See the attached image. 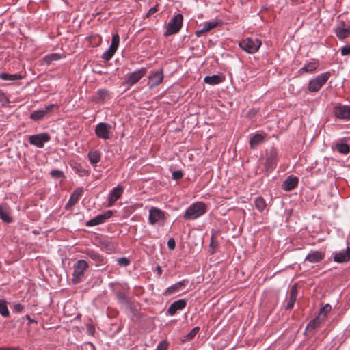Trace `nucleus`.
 <instances>
[{
  "mask_svg": "<svg viewBox=\"0 0 350 350\" xmlns=\"http://www.w3.org/2000/svg\"><path fill=\"white\" fill-rule=\"evenodd\" d=\"M207 206L202 202L191 204L185 211L183 218L185 220H193L206 213Z\"/></svg>",
  "mask_w": 350,
  "mask_h": 350,
  "instance_id": "nucleus-1",
  "label": "nucleus"
},
{
  "mask_svg": "<svg viewBox=\"0 0 350 350\" xmlns=\"http://www.w3.org/2000/svg\"><path fill=\"white\" fill-rule=\"evenodd\" d=\"M331 76L332 74L330 72H325L312 78L308 84V91L312 93L319 92L327 83Z\"/></svg>",
  "mask_w": 350,
  "mask_h": 350,
  "instance_id": "nucleus-2",
  "label": "nucleus"
},
{
  "mask_svg": "<svg viewBox=\"0 0 350 350\" xmlns=\"http://www.w3.org/2000/svg\"><path fill=\"white\" fill-rule=\"evenodd\" d=\"M261 41L258 38H247L239 42V47L247 53H254L261 46Z\"/></svg>",
  "mask_w": 350,
  "mask_h": 350,
  "instance_id": "nucleus-3",
  "label": "nucleus"
},
{
  "mask_svg": "<svg viewBox=\"0 0 350 350\" xmlns=\"http://www.w3.org/2000/svg\"><path fill=\"white\" fill-rule=\"evenodd\" d=\"M89 265L83 260H79L73 265L72 282L78 284L82 281L85 272L87 271Z\"/></svg>",
  "mask_w": 350,
  "mask_h": 350,
  "instance_id": "nucleus-4",
  "label": "nucleus"
},
{
  "mask_svg": "<svg viewBox=\"0 0 350 350\" xmlns=\"http://www.w3.org/2000/svg\"><path fill=\"white\" fill-rule=\"evenodd\" d=\"M97 137L103 140H109L113 137L112 126L107 122H100L95 127Z\"/></svg>",
  "mask_w": 350,
  "mask_h": 350,
  "instance_id": "nucleus-5",
  "label": "nucleus"
},
{
  "mask_svg": "<svg viewBox=\"0 0 350 350\" xmlns=\"http://www.w3.org/2000/svg\"><path fill=\"white\" fill-rule=\"evenodd\" d=\"M183 15L178 14L175 15L168 23L167 29L164 33L165 36H170L177 33L183 25Z\"/></svg>",
  "mask_w": 350,
  "mask_h": 350,
  "instance_id": "nucleus-6",
  "label": "nucleus"
},
{
  "mask_svg": "<svg viewBox=\"0 0 350 350\" xmlns=\"http://www.w3.org/2000/svg\"><path fill=\"white\" fill-rule=\"evenodd\" d=\"M50 140V135L45 132L30 135L28 139L30 144L33 145L38 148L44 147L45 143L49 142Z\"/></svg>",
  "mask_w": 350,
  "mask_h": 350,
  "instance_id": "nucleus-7",
  "label": "nucleus"
},
{
  "mask_svg": "<svg viewBox=\"0 0 350 350\" xmlns=\"http://www.w3.org/2000/svg\"><path fill=\"white\" fill-rule=\"evenodd\" d=\"M163 78V70L162 68L150 71L148 77V85L149 88L152 89L160 85L162 83Z\"/></svg>",
  "mask_w": 350,
  "mask_h": 350,
  "instance_id": "nucleus-8",
  "label": "nucleus"
},
{
  "mask_svg": "<svg viewBox=\"0 0 350 350\" xmlns=\"http://www.w3.org/2000/svg\"><path fill=\"white\" fill-rule=\"evenodd\" d=\"M165 219V214L161 209L152 207L149 210V217L148 220L149 223L151 225H154L156 224H159V222H163Z\"/></svg>",
  "mask_w": 350,
  "mask_h": 350,
  "instance_id": "nucleus-9",
  "label": "nucleus"
},
{
  "mask_svg": "<svg viewBox=\"0 0 350 350\" xmlns=\"http://www.w3.org/2000/svg\"><path fill=\"white\" fill-rule=\"evenodd\" d=\"M332 148L333 151L336 150L339 153H349L350 152V137L338 139Z\"/></svg>",
  "mask_w": 350,
  "mask_h": 350,
  "instance_id": "nucleus-10",
  "label": "nucleus"
},
{
  "mask_svg": "<svg viewBox=\"0 0 350 350\" xmlns=\"http://www.w3.org/2000/svg\"><path fill=\"white\" fill-rule=\"evenodd\" d=\"M334 31L338 39L343 40L349 36L350 26L347 25L344 21H341L334 27Z\"/></svg>",
  "mask_w": 350,
  "mask_h": 350,
  "instance_id": "nucleus-11",
  "label": "nucleus"
},
{
  "mask_svg": "<svg viewBox=\"0 0 350 350\" xmlns=\"http://www.w3.org/2000/svg\"><path fill=\"white\" fill-rule=\"evenodd\" d=\"M146 68H141L129 75L126 83L129 85H133L138 82L146 73Z\"/></svg>",
  "mask_w": 350,
  "mask_h": 350,
  "instance_id": "nucleus-12",
  "label": "nucleus"
},
{
  "mask_svg": "<svg viewBox=\"0 0 350 350\" xmlns=\"http://www.w3.org/2000/svg\"><path fill=\"white\" fill-rule=\"evenodd\" d=\"M334 114L338 119L350 120V106H336L334 109Z\"/></svg>",
  "mask_w": 350,
  "mask_h": 350,
  "instance_id": "nucleus-13",
  "label": "nucleus"
},
{
  "mask_svg": "<svg viewBox=\"0 0 350 350\" xmlns=\"http://www.w3.org/2000/svg\"><path fill=\"white\" fill-rule=\"evenodd\" d=\"M113 215V212L111 211H107L103 214H100L95 217L94 218L89 220L87 222V226H94L96 225L101 224L104 223L107 219L110 218Z\"/></svg>",
  "mask_w": 350,
  "mask_h": 350,
  "instance_id": "nucleus-14",
  "label": "nucleus"
},
{
  "mask_svg": "<svg viewBox=\"0 0 350 350\" xmlns=\"http://www.w3.org/2000/svg\"><path fill=\"white\" fill-rule=\"evenodd\" d=\"M55 105L51 104L48 106H46L44 109H40L36 111H33L31 114L29 118L34 120L38 121L42 120L52 109H53Z\"/></svg>",
  "mask_w": 350,
  "mask_h": 350,
  "instance_id": "nucleus-15",
  "label": "nucleus"
},
{
  "mask_svg": "<svg viewBox=\"0 0 350 350\" xmlns=\"http://www.w3.org/2000/svg\"><path fill=\"white\" fill-rule=\"evenodd\" d=\"M0 218L6 223H11L13 221L11 208L7 203H2L0 205Z\"/></svg>",
  "mask_w": 350,
  "mask_h": 350,
  "instance_id": "nucleus-16",
  "label": "nucleus"
},
{
  "mask_svg": "<svg viewBox=\"0 0 350 350\" xmlns=\"http://www.w3.org/2000/svg\"><path fill=\"white\" fill-rule=\"evenodd\" d=\"M260 161L262 164H264L267 172L273 170L276 164V159L274 154H266V157H262L260 159Z\"/></svg>",
  "mask_w": 350,
  "mask_h": 350,
  "instance_id": "nucleus-17",
  "label": "nucleus"
},
{
  "mask_svg": "<svg viewBox=\"0 0 350 350\" xmlns=\"http://www.w3.org/2000/svg\"><path fill=\"white\" fill-rule=\"evenodd\" d=\"M187 305V301L184 299L174 301L167 309L170 315H174L177 311L183 310Z\"/></svg>",
  "mask_w": 350,
  "mask_h": 350,
  "instance_id": "nucleus-18",
  "label": "nucleus"
},
{
  "mask_svg": "<svg viewBox=\"0 0 350 350\" xmlns=\"http://www.w3.org/2000/svg\"><path fill=\"white\" fill-rule=\"evenodd\" d=\"M350 260V247H347L345 251L335 252L334 254V260L336 262H347Z\"/></svg>",
  "mask_w": 350,
  "mask_h": 350,
  "instance_id": "nucleus-19",
  "label": "nucleus"
},
{
  "mask_svg": "<svg viewBox=\"0 0 350 350\" xmlns=\"http://www.w3.org/2000/svg\"><path fill=\"white\" fill-rule=\"evenodd\" d=\"M85 254L94 261L96 266L103 265L107 262L106 259L103 256L93 250H88Z\"/></svg>",
  "mask_w": 350,
  "mask_h": 350,
  "instance_id": "nucleus-20",
  "label": "nucleus"
},
{
  "mask_svg": "<svg viewBox=\"0 0 350 350\" xmlns=\"http://www.w3.org/2000/svg\"><path fill=\"white\" fill-rule=\"evenodd\" d=\"M325 258V253L321 251H313L308 254L305 260L311 263H317L321 262Z\"/></svg>",
  "mask_w": 350,
  "mask_h": 350,
  "instance_id": "nucleus-21",
  "label": "nucleus"
},
{
  "mask_svg": "<svg viewBox=\"0 0 350 350\" xmlns=\"http://www.w3.org/2000/svg\"><path fill=\"white\" fill-rule=\"evenodd\" d=\"M298 178L295 176H288L282 185L284 191H288L294 189L298 184Z\"/></svg>",
  "mask_w": 350,
  "mask_h": 350,
  "instance_id": "nucleus-22",
  "label": "nucleus"
},
{
  "mask_svg": "<svg viewBox=\"0 0 350 350\" xmlns=\"http://www.w3.org/2000/svg\"><path fill=\"white\" fill-rule=\"evenodd\" d=\"M123 188L117 187L113 189L109 194L108 206H111L122 196Z\"/></svg>",
  "mask_w": 350,
  "mask_h": 350,
  "instance_id": "nucleus-23",
  "label": "nucleus"
},
{
  "mask_svg": "<svg viewBox=\"0 0 350 350\" xmlns=\"http://www.w3.org/2000/svg\"><path fill=\"white\" fill-rule=\"evenodd\" d=\"M223 80L224 77L219 75H207L204 79V83L212 85H217L222 82Z\"/></svg>",
  "mask_w": 350,
  "mask_h": 350,
  "instance_id": "nucleus-24",
  "label": "nucleus"
},
{
  "mask_svg": "<svg viewBox=\"0 0 350 350\" xmlns=\"http://www.w3.org/2000/svg\"><path fill=\"white\" fill-rule=\"evenodd\" d=\"M319 66V62L317 59H313L312 62L306 63L303 67L300 68L299 71L312 72L316 70Z\"/></svg>",
  "mask_w": 350,
  "mask_h": 350,
  "instance_id": "nucleus-25",
  "label": "nucleus"
},
{
  "mask_svg": "<svg viewBox=\"0 0 350 350\" xmlns=\"http://www.w3.org/2000/svg\"><path fill=\"white\" fill-rule=\"evenodd\" d=\"M83 193V189L80 187V188H77L76 189L74 192L72 193V194L71 195L69 200H68V205H70V206H73L75 205L79 200V199L82 196Z\"/></svg>",
  "mask_w": 350,
  "mask_h": 350,
  "instance_id": "nucleus-26",
  "label": "nucleus"
},
{
  "mask_svg": "<svg viewBox=\"0 0 350 350\" xmlns=\"http://www.w3.org/2000/svg\"><path fill=\"white\" fill-rule=\"evenodd\" d=\"M185 286V284L184 281L178 282L176 284L168 287L165 291V295H171L174 293L178 292Z\"/></svg>",
  "mask_w": 350,
  "mask_h": 350,
  "instance_id": "nucleus-27",
  "label": "nucleus"
},
{
  "mask_svg": "<svg viewBox=\"0 0 350 350\" xmlns=\"http://www.w3.org/2000/svg\"><path fill=\"white\" fill-rule=\"evenodd\" d=\"M323 320L321 319V317H317L315 319L311 320L307 327L306 330L307 331H314L317 328L319 327L321 323H322Z\"/></svg>",
  "mask_w": 350,
  "mask_h": 350,
  "instance_id": "nucleus-28",
  "label": "nucleus"
},
{
  "mask_svg": "<svg viewBox=\"0 0 350 350\" xmlns=\"http://www.w3.org/2000/svg\"><path fill=\"white\" fill-rule=\"evenodd\" d=\"M265 139V137L260 133H257L252 136L250 139V146L254 148L261 144Z\"/></svg>",
  "mask_w": 350,
  "mask_h": 350,
  "instance_id": "nucleus-29",
  "label": "nucleus"
},
{
  "mask_svg": "<svg viewBox=\"0 0 350 350\" xmlns=\"http://www.w3.org/2000/svg\"><path fill=\"white\" fill-rule=\"evenodd\" d=\"M23 78L21 75L19 74H9L3 72L0 74V79L4 81H17Z\"/></svg>",
  "mask_w": 350,
  "mask_h": 350,
  "instance_id": "nucleus-30",
  "label": "nucleus"
},
{
  "mask_svg": "<svg viewBox=\"0 0 350 350\" xmlns=\"http://www.w3.org/2000/svg\"><path fill=\"white\" fill-rule=\"evenodd\" d=\"M119 42V35L118 33L113 34L111 38V43L109 49H110L111 51H113L114 52H116L118 48Z\"/></svg>",
  "mask_w": 350,
  "mask_h": 350,
  "instance_id": "nucleus-31",
  "label": "nucleus"
},
{
  "mask_svg": "<svg viewBox=\"0 0 350 350\" xmlns=\"http://www.w3.org/2000/svg\"><path fill=\"white\" fill-rule=\"evenodd\" d=\"M109 91L104 89H100L97 92V99L98 101L104 102L109 97Z\"/></svg>",
  "mask_w": 350,
  "mask_h": 350,
  "instance_id": "nucleus-32",
  "label": "nucleus"
},
{
  "mask_svg": "<svg viewBox=\"0 0 350 350\" xmlns=\"http://www.w3.org/2000/svg\"><path fill=\"white\" fill-rule=\"evenodd\" d=\"M255 207L259 211H262L267 206L265 200L262 197H258L254 201Z\"/></svg>",
  "mask_w": 350,
  "mask_h": 350,
  "instance_id": "nucleus-33",
  "label": "nucleus"
},
{
  "mask_svg": "<svg viewBox=\"0 0 350 350\" xmlns=\"http://www.w3.org/2000/svg\"><path fill=\"white\" fill-rule=\"evenodd\" d=\"M332 306L329 304H326L325 306L321 308L318 317H321L322 320H324L327 317V314L330 312Z\"/></svg>",
  "mask_w": 350,
  "mask_h": 350,
  "instance_id": "nucleus-34",
  "label": "nucleus"
},
{
  "mask_svg": "<svg viewBox=\"0 0 350 350\" xmlns=\"http://www.w3.org/2000/svg\"><path fill=\"white\" fill-rule=\"evenodd\" d=\"M0 314L4 317H8L10 312L5 300H0Z\"/></svg>",
  "mask_w": 350,
  "mask_h": 350,
  "instance_id": "nucleus-35",
  "label": "nucleus"
},
{
  "mask_svg": "<svg viewBox=\"0 0 350 350\" xmlns=\"http://www.w3.org/2000/svg\"><path fill=\"white\" fill-rule=\"evenodd\" d=\"M62 57L61 55L58 53H51L46 55L44 57V60L46 64H50L53 61H57L60 59Z\"/></svg>",
  "mask_w": 350,
  "mask_h": 350,
  "instance_id": "nucleus-36",
  "label": "nucleus"
},
{
  "mask_svg": "<svg viewBox=\"0 0 350 350\" xmlns=\"http://www.w3.org/2000/svg\"><path fill=\"white\" fill-rule=\"evenodd\" d=\"M219 23L217 21H212L209 22H206L203 24V27L206 32L211 31V29L217 27L219 25Z\"/></svg>",
  "mask_w": 350,
  "mask_h": 350,
  "instance_id": "nucleus-37",
  "label": "nucleus"
},
{
  "mask_svg": "<svg viewBox=\"0 0 350 350\" xmlns=\"http://www.w3.org/2000/svg\"><path fill=\"white\" fill-rule=\"evenodd\" d=\"M116 297L118 302L120 304L126 305L127 303V297L125 293L121 291L116 292Z\"/></svg>",
  "mask_w": 350,
  "mask_h": 350,
  "instance_id": "nucleus-38",
  "label": "nucleus"
},
{
  "mask_svg": "<svg viewBox=\"0 0 350 350\" xmlns=\"http://www.w3.org/2000/svg\"><path fill=\"white\" fill-rule=\"evenodd\" d=\"M50 174L52 178L55 179H64L65 176L62 171L58 170H53L51 171Z\"/></svg>",
  "mask_w": 350,
  "mask_h": 350,
  "instance_id": "nucleus-39",
  "label": "nucleus"
},
{
  "mask_svg": "<svg viewBox=\"0 0 350 350\" xmlns=\"http://www.w3.org/2000/svg\"><path fill=\"white\" fill-rule=\"evenodd\" d=\"M199 330L200 328L198 327L193 328L191 331L185 336V338L184 341H189L192 340L195 337V336L198 333Z\"/></svg>",
  "mask_w": 350,
  "mask_h": 350,
  "instance_id": "nucleus-40",
  "label": "nucleus"
},
{
  "mask_svg": "<svg viewBox=\"0 0 350 350\" xmlns=\"http://www.w3.org/2000/svg\"><path fill=\"white\" fill-rule=\"evenodd\" d=\"M115 53L116 52H114L113 51H111L110 49H108L103 53L102 58L104 60V62H108L112 58Z\"/></svg>",
  "mask_w": 350,
  "mask_h": 350,
  "instance_id": "nucleus-41",
  "label": "nucleus"
},
{
  "mask_svg": "<svg viewBox=\"0 0 350 350\" xmlns=\"http://www.w3.org/2000/svg\"><path fill=\"white\" fill-rule=\"evenodd\" d=\"M88 158L90 163L94 165L100 161V154H88Z\"/></svg>",
  "mask_w": 350,
  "mask_h": 350,
  "instance_id": "nucleus-42",
  "label": "nucleus"
},
{
  "mask_svg": "<svg viewBox=\"0 0 350 350\" xmlns=\"http://www.w3.org/2000/svg\"><path fill=\"white\" fill-rule=\"evenodd\" d=\"M169 346V343L167 340H163L160 342L155 350H167Z\"/></svg>",
  "mask_w": 350,
  "mask_h": 350,
  "instance_id": "nucleus-43",
  "label": "nucleus"
},
{
  "mask_svg": "<svg viewBox=\"0 0 350 350\" xmlns=\"http://www.w3.org/2000/svg\"><path fill=\"white\" fill-rule=\"evenodd\" d=\"M217 246H218V243L215 239V235H212L211 239V243H210V247L212 249V250L211 251V254H214L215 249L216 247H217Z\"/></svg>",
  "mask_w": 350,
  "mask_h": 350,
  "instance_id": "nucleus-44",
  "label": "nucleus"
},
{
  "mask_svg": "<svg viewBox=\"0 0 350 350\" xmlns=\"http://www.w3.org/2000/svg\"><path fill=\"white\" fill-rule=\"evenodd\" d=\"M297 294H298L297 287V285L295 284L291 288L289 297L294 298V299H297Z\"/></svg>",
  "mask_w": 350,
  "mask_h": 350,
  "instance_id": "nucleus-45",
  "label": "nucleus"
},
{
  "mask_svg": "<svg viewBox=\"0 0 350 350\" xmlns=\"http://www.w3.org/2000/svg\"><path fill=\"white\" fill-rule=\"evenodd\" d=\"M129 263L130 260L126 257H122L118 260V264L122 267H126Z\"/></svg>",
  "mask_w": 350,
  "mask_h": 350,
  "instance_id": "nucleus-46",
  "label": "nucleus"
},
{
  "mask_svg": "<svg viewBox=\"0 0 350 350\" xmlns=\"http://www.w3.org/2000/svg\"><path fill=\"white\" fill-rule=\"evenodd\" d=\"M183 176V174L180 170L174 171L172 172V178L175 180H178L181 179Z\"/></svg>",
  "mask_w": 350,
  "mask_h": 350,
  "instance_id": "nucleus-47",
  "label": "nucleus"
},
{
  "mask_svg": "<svg viewBox=\"0 0 350 350\" xmlns=\"http://www.w3.org/2000/svg\"><path fill=\"white\" fill-rule=\"evenodd\" d=\"M341 55L343 56L350 55V44H346L341 49Z\"/></svg>",
  "mask_w": 350,
  "mask_h": 350,
  "instance_id": "nucleus-48",
  "label": "nucleus"
},
{
  "mask_svg": "<svg viewBox=\"0 0 350 350\" xmlns=\"http://www.w3.org/2000/svg\"><path fill=\"white\" fill-rule=\"evenodd\" d=\"M76 171L78 172V174L83 176L88 174V171L83 169L81 165H78L76 167Z\"/></svg>",
  "mask_w": 350,
  "mask_h": 350,
  "instance_id": "nucleus-49",
  "label": "nucleus"
},
{
  "mask_svg": "<svg viewBox=\"0 0 350 350\" xmlns=\"http://www.w3.org/2000/svg\"><path fill=\"white\" fill-rule=\"evenodd\" d=\"M296 300H297L296 299L289 297V299H288V301L287 302L286 308L287 310L292 309L293 308V306H294V304H295Z\"/></svg>",
  "mask_w": 350,
  "mask_h": 350,
  "instance_id": "nucleus-50",
  "label": "nucleus"
},
{
  "mask_svg": "<svg viewBox=\"0 0 350 350\" xmlns=\"http://www.w3.org/2000/svg\"><path fill=\"white\" fill-rule=\"evenodd\" d=\"M24 309V306L21 304H16L13 306V311L14 312H21Z\"/></svg>",
  "mask_w": 350,
  "mask_h": 350,
  "instance_id": "nucleus-51",
  "label": "nucleus"
},
{
  "mask_svg": "<svg viewBox=\"0 0 350 350\" xmlns=\"http://www.w3.org/2000/svg\"><path fill=\"white\" fill-rule=\"evenodd\" d=\"M167 246L170 250H174L176 247V242L173 238H170L167 241Z\"/></svg>",
  "mask_w": 350,
  "mask_h": 350,
  "instance_id": "nucleus-52",
  "label": "nucleus"
},
{
  "mask_svg": "<svg viewBox=\"0 0 350 350\" xmlns=\"http://www.w3.org/2000/svg\"><path fill=\"white\" fill-rule=\"evenodd\" d=\"M0 102H8V99L6 97L5 94L1 90H0Z\"/></svg>",
  "mask_w": 350,
  "mask_h": 350,
  "instance_id": "nucleus-53",
  "label": "nucleus"
},
{
  "mask_svg": "<svg viewBox=\"0 0 350 350\" xmlns=\"http://www.w3.org/2000/svg\"><path fill=\"white\" fill-rule=\"evenodd\" d=\"M205 32H206V30H204V27H202V29L196 31V36L197 37H200Z\"/></svg>",
  "mask_w": 350,
  "mask_h": 350,
  "instance_id": "nucleus-54",
  "label": "nucleus"
},
{
  "mask_svg": "<svg viewBox=\"0 0 350 350\" xmlns=\"http://www.w3.org/2000/svg\"><path fill=\"white\" fill-rule=\"evenodd\" d=\"M157 8L155 7H153V8H151L148 12V15L150 16V15H152L154 13H155L157 12Z\"/></svg>",
  "mask_w": 350,
  "mask_h": 350,
  "instance_id": "nucleus-55",
  "label": "nucleus"
},
{
  "mask_svg": "<svg viewBox=\"0 0 350 350\" xmlns=\"http://www.w3.org/2000/svg\"><path fill=\"white\" fill-rule=\"evenodd\" d=\"M25 318L28 320V324H31L32 323H37L36 320L33 319H31V317H29V315L27 314L25 316Z\"/></svg>",
  "mask_w": 350,
  "mask_h": 350,
  "instance_id": "nucleus-56",
  "label": "nucleus"
},
{
  "mask_svg": "<svg viewBox=\"0 0 350 350\" xmlns=\"http://www.w3.org/2000/svg\"><path fill=\"white\" fill-rule=\"evenodd\" d=\"M157 271L159 275H161L162 274V271H162V269H161V267L160 266H158L157 267Z\"/></svg>",
  "mask_w": 350,
  "mask_h": 350,
  "instance_id": "nucleus-57",
  "label": "nucleus"
},
{
  "mask_svg": "<svg viewBox=\"0 0 350 350\" xmlns=\"http://www.w3.org/2000/svg\"><path fill=\"white\" fill-rule=\"evenodd\" d=\"M109 250L111 251L113 249V246L111 245H109Z\"/></svg>",
  "mask_w": 350,
  "mask_h": 350,
  "instance_id": "nucleus-58",
  "label": "nucleus"
},
{
  "mask_svg": "<svg viewBox=\"0 0 350 350\" xmlns=\"http://www.w3.org/2000/svg\"><path fill=\"white\" fill-rule=\"evenodd\" d=\"M0 350H8L7 349H4V348H2V347H0Z\"/></svg>",
  "mask_w": 350,
  "mask_h": 350,
  "instance_id": "nucleus-59",
  "label": "nucleus"
}]
</instances>
